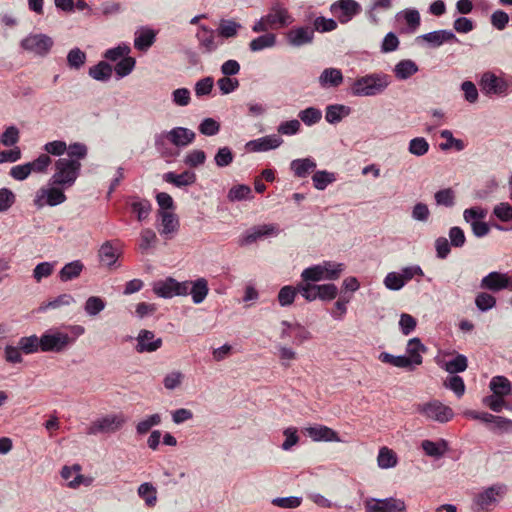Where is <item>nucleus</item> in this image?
Returning <instances> with one entry per match:
<instances>
[{
    "mask_svg": "<svg viewBox=\"0 0 512 512\" xmlns=\"http://www.w3.org/2000/svg\"><path fill=\"white\" fill-rule=\"evenodd\" d=\"M196 134L186 127H174L154 136V147L161 158L167 163L173 162L180 154V149L192 144Z\"/></svg>",
    "mask_w": 512,
    "mask_h": 512,
    "instance_id": "1",
    "label": "nucleus"
},
{
    "mask_svg": "<svg viewBox=\"0 0 512 512\" xmlns=\"http://www.w3.org/2000/svg\"><path fill=\"white\" fill-rule=\"evenodd\" d=\"M391 83L389 74L374 72L356 78L351 85V93L356 97H373L384 93Z\"/></svg>",
    "mask_w": 512,
    "mask_h": 512,
    "instance_id": "2",
    "label": "nucleus"
},
{
    "mask_svg": "<svg viewBox=\"0 0 512 512\" xmlns=\"http://www.w3.org/2000/svg\"><path fill=\"white\" fill-rule=\"evenodd\" d=\"M293 21L294 18L282 3L273 2L268 13L254 23L252 31L261 33L269 30H278L291 25Z\"/></svg>",
    "mask_w": 512,
    "mask_h": 512,
    "instance_id": "3",
    "label": "nucleus"
},
{
    "mask_svg": "<svg viewBox=\"0 0 512 512\" xmlns=\"http://www.w3.org/2000/svg\"><path fill=\"white\" fill-rule=\"evenodd\" d=\"M345 265L333 261H323L320 264L305 268L301 273V282L316 284L320 281L337 280L344 271Z\"/></svg>",
    "mask_w": 512,
    "mask_h": 512,
    "instance_id": "4",
    "label": "nucleus"
},
{
    "mask_svg": "<svg viewBox=\"0 0 512 512\" xmlns=\"http://www.w3.org/2000/svg\"><path fill=\"white\" fill-rule=\"evenodd\" d=\"M507 486L496 483L475 493L472 498L473 512H491L507 494Z\"/></svg>",
    "mask_w": 512,
    "mask_h": 512,
    "instance_id": "5",
    "label": "nucleus"
},
{
    "mask_svg": "<svg viewBox=\"0 0 512 512\" xmlns=\"http://www.w3.org/2000/svg\"><path fill=\"white\" fill-rule=\"evenodd\" d=\"M81 162L68 158H59L55 162V172L49 180V184L67 189L74 185L80 175Z\"/></svg>",
    "mask_w": 512,
    "mask_h": 512,
    "instance_id": "6",
    "label": "nucleus"
},
{
    "mask_svg": "<svg viewBox=\"0 0 512 512\" xmlns=\"http://www.w3.org/2000/svg\"><path fill=\"white\" fill-rule=\"evenodd\" d=\"M480 87L488 96L505 97L512 92V76L502 77L486 72L480 79Z\"/></svg>",
    "mask_w": 512,
    "mask_h": 512,
    "instance_id": "7",
    "label": "nucleus"
},
{
    "mask_svg": "<svg viewBox=\"0 0 512 512\" xmlns=\"http://www.w3.org/2000/svg\"><path fill=\"white\" fill-rule=\"evenodd\" d=\"M415 411L427 420L439 423H446L454 417L453 410L439 400L416 404Z\"/></svg>",
    "mask_w": 512,
    "mask_h": 512,
    "instance_id": "8",
    "label": "nucleus"
},
{
    "mask_svg": "<svg viewBox=\"0 0 512 512\" xmlns=\"http://www.w3.org/2000/svg\"><path fill=\"white\" fill-rule=\"evenodd\" d=\"M126 421L123 413L107 414L93 421L87 429V434H113L122 429Z\"/></svg>",
    "mask_w": 512,
    "mask_h": 512,
    "instance_id": "9",
    "label": "nucleus"
},
{
    "mask_svg": "<svg viewBox=\"0 0 512 512\" xmlns=\"http://www.w3.org/2000/svg\"><path fill=\"white\" fill-rule=\"evenodd\" d=\"M42 352L60 353L74 344V338L58 329H50L41 335Z\"/></svg>",
    "mask_w": 512,
    "mask_h": 512,
    "instance_id": "10",
    "label": "nucleus"
},
{
    "mask_svg": "<svg viewBox=\"0 0 512 512\" xmlns=\"http://www.w3.org/2000/svg\"><path fill=\"white\" fill-rule=\"evenodd\" d=\"M338 293V288L335 284H308L300 283V294L308 302L320 299L322 301L333 300Z\"/></svg>",
    "mask_w": 512,
    "mask_h": 512,
    "instance_id": "11",
    "label": "nucleus"
},
{
    "mask_svg": "<svg viewBox=\"0 0 512 512\" xmlns=\"http://www.w3.org/2000/svg\"><path fill=\"white\" fill-rule=\"evenodd\" d=\"M189 281L179 282L172 277L158 280L153 283V292L161 298H172L174 296H187L189 293Z\"/></svg>",
    "mask_w": 512,
    "mask_h": 512,
    "instance_id": "12",
    "label": "nucleus"
},
{
    "mask_svg": "<svg viewBox=\"0 0 512 512\" xmlns=\"http://www.w3.org/2000/svg\"><path fill=\"white\" fill-rule=\"evenodd\" d=\"M364 508L365 512H407L405 501L395 497L368 498L364 501Z\"/></svg>",
    "mask_w": 512,
    "mask_h": 512,
    "instance_id": "13",
    "label": "nucleus"
},
{
    "mask_svg": "<svg viewBox=\"0 0 512 512\" xmlns=\"http://www.w3.org/2000/svg\"><path fill=\"white\" fill-rule=\"evenodd\" d=\"M64 189L57 185L49 184L48 187L40 188L35 195L34 205L37 208H43L44 206H57L66 201V195L63 192Z\"/></svg>",
    "mask_w": 512,
    "mask_h": 512,
    "instance_id": "14",
    "label": "nucleus"
},
{
    "mask_svg": "<svg viewBox=\"0 0 512 512\" xmlns=\"http://www.w3.org/2000/svg\"><path fill=\"white\" fill-rule=\"evenodd\" d=\"M195 37L198 41V48L203 54L215 52L223 43L216 30L206 25H200L198 27Z\"/></svg>",
    "mask_w": 512,
    "mask_h": 512,
    "instance_id": "15",
    "label": "nucleus"
},
{
    "mask_svg": "<svg viewBox=\"0 0 512 512\" xmlns=\"http://www.w3.org/2000/svg\"><path fill=\"white\" fill-rule=\"evenodd\" d=\"M52 46V38L42 33L30 34L21 41V47L24 50L39 56L47 55Z\"/></svg>",
    "mask_w": 512,
    "mask_h": 512,
    "instance_id": "16",
    "label": "nucleus"
},
{
    "mask_svg": "<svg viewBox=\"0 0 512 512\" xmlns=\"http://www.w3.org/2000/svg\"><path fill=\"white\" fill-rule=\"evenodd\" d=\"M330 11L341 24H346L361 12V5L355 0H338L330 6Z\"/></svg>",
    "mask_w": 512,
    "mask_h": 512,
    "instance_id": "17",
    "label": "nucleus"
},
{
    "mask_svg": "<svg viewBox=\"0 0 512 512\" xmlns=\"http://www.w3.org/2000/svg\"><path fill=\"white\" fill-rule=\"evenodd\" d=\"M480 286L483 289H487L494 292L503 289H509L512 291L511 271L507 273H502L498 271L490 272L489 274L482 278Z\"/></svg>",
    "mask_w": 512,
    "mask_h": 512,
    "instance_id": "18",
    "label": "nucleus"
},
{
    "mask_svg": "<svg viewBox=\"0 0 512 512\" xmlns=\"http://www.w3.org/2000/svg\"><path fill=\"white\" fill-rule=\"evenodd\" d=\"M81 466L74 464L72 466H63L60 475L67 482V486L71 489H78L80 486H90L93 478L81 474Z\"/></svg>",
    "mask_w": 512,
    "mask_h": 512,
    "instance_id": "19",
    "label": "nucleus"
},
{
    "mask_svg": "<svg viewBox=\"0 0 512 512\" xmlns=\"http://www.w3.org/2000/svg\"><path fill=\"white\" fill-rule=\"evenodd\" d=\"M135 350L138 353H153L163 345L161 337H157L153 331L141 329L135 337Z\"/></svg>",
    "mask_w": 512,
    "mask_h": 512,
    "instance_id": "20",
    "label": "nucleus"
},
{
    "mask_svg": "<svg viewBox=\"0 0 512 512\" xmlns=\"http://www.w3.org/2000/svg\"><path fill=\"white\" fill-rule=\"evenodd\" d=\"M280 229L276 224H264L253 227L241 238L240 245H250L264 237H276Z\"/></svg>",
    "mask_w": 512,
    "mask_h": 512,
    "instance_id": "21",
    "label": "nucleus"
},
{
    "mask_svg": "<svg viewBox=\"0 0 512 512\" xmlns=\"http://www.w3.org/2000/svg\"><path fill=\"white\" fill-rule=\"evenodd\" d=\"M282 143L283 139L280 136L271 134L250 140L246 143L245 147L250 152H266L280 147Z\"/></svg>",
    "mask_w": 512,
    "mask_h": 512,
    "instance_id": "22",
    "label": "nucleus"
},
{
    "mask_svg": "<svg viewBox=\"0 0 512 512\" xmlns=\"http://www.w3.org/2000/svg\"><path fill=\"white\" fill-rule=\"evenodd\" d=\"M417 42H425L432 48H437L446 42H457L458 39L455 34L450 30H436L416 38Z\"/></svg>",
    "mask_w": 512,
    "mask_h": 512,
    "instance_id": "23",
    "label": "nucleus"
},
{
    "mask_svg": "<svg viewBox=\"0 0 512 512\" xmlns=\"http://www.w3.org/2000/svg\"><path fill=\"white\" fill-rule=\"evenodd\" d=\"M304 433L315 442H340L341 439L336 431L324 425L306 427Z\"/></svg>",
    "mask_w": 512,
    "mask_h": 512,
    "instance_id": "24",
    "label": "nucleus"
},
{
    "mask_svg": "<svg viewBox=\"0 0 512 512\" xmlns=\"http://www.w3.org/2000/svg\"><path fill=\"white\" fill-rule=\"evenodd\" d=\"M313 39L314 30L307 26L294 27L287 33V41L294 47L310 44Z\"/></svg>",
    "mask_w": 512,
    "mask_h": 512,
    "instance_id": "25",
    "label": "nucleus"
},
{
    "mask_svg": "<svg viewBox=\"0 0 512 512\" xmlns=\"http://www.w3.org/2000/svg\"><path fill=\"white\" fill-rule=\"evenodd\" d=\"M425 352L426 347L419 338L415 337L408 341L406 346V359H408L410 370H414L416 366L422 364V354Z\"/></svg>",
    "mask_w": 512,
    "mask_h": 512,
    "instance_id": "26",
    "label": "nucleus"
},
{
    "mask_svg": "<svg viewBox=\"0 0 512 512\" xmlns=\"http://www.w3.org/2000/svg\"><path fill=\"white\" fill-rule=\"evenodd\" d=\"M163 180L178 188L188 187L196 182V174L189 170H186L180 174L167 172L163 175Z\"/></svg>",
    "mask_w": 512,
    "mask_h": 512,
    "instance_id": "27",
    "label": "nucleus"
},
{
    "mask_svg": "<svg viewBox=\"0 0 512 512\" xmlns=\"http://www.w3.org/2000/svg\"><path fill=\"white\" fill-rule=\"evenodd\" d=\"M343 74L338 68H326L318 78L319 85L322 88L338 87L343 82Z\"/></svg>",
    "mask_w": 512,
    "mask_h": 512,
    "instance_id": "28",
    "label": "nucleus"
},
{
    "mask_svg": "<svg viewBox=\"0 0 512 512\" xmlns=\"http://www.w3.org/2000/svg\"><path fill=\"white\" fill-rule=\"evenodd\" d=\"M189 293L194 304H201L209 293L208 281L201 277L194 281H189Z\"/></svg>",
    "mask_w": 512,
    "mask_h": 512,
    "instance_id": "29",
    "label": "nucleus"
},
{
    "mask_svg": "<svg viewBox=\"0 0 512 512\" xmlns=\"http://www.w3.org/2000/svg\"><path fill=\"white\" fill-rule=\"evenodd\" d=\"M418 70V65L411 59L401 60L393 68L394 75L398 80H407Z\"/></svg>",
    "mask_w": 512,
    "mask_h": 512,
    "instance_id": "30",
    "label": "nucleus"
},
{
    "mask_svg": "<svg viewBox=\"0 0 512 512\" xmlns=\"http://www.w3.org/2000/svg\"><path fill=\"white\" fill-rule=\"evenodd\" d=\"M158 215L161 221V228L159 230L161 235L168 236L178 230L179 221L174 213L159 211Z\"/></svg>",
    "mask_w": 512,
    "mask_h": 512,
    "instance_id": "31",
    "label": "nucleus"
},
{
    "mask_svg": "<svg viewBox=\"0 0 512 512\" xmlns=\"http://www.w3.org/2000/svg\"><path fill=\"white\" fill-rule=\"evenodd\" d=\"M316 166L315 160L310 157L295 159L290 164L291 170L298 178H305Z\"/></svg>",
    "mask_w": 512,
    "mask_h": 512,
    "instance_id": "32",
    "label": "nucleus"
},
{
    "mask_svg": "<svg viewBox=\"0 0 512 512\" xmlns=\"http://www.w3.org/2000/svg\"><path fill=\"white\" fill-rule=\"evenodd\" d=\"M84 270V264L80 260H74L63 266L59 271V279L68 282L78 278Z\"/></svg>",
    "mask_w": 512,
    "mask_h": 512,
    "instance_id": "33",
    "label": "nucleus"
},
{
    "mask_svg": "<svg viewBox=\"0 0 512 512\" xmlns=\"http://www.w3.org/2000/svg\"><path fill=\"white\" fill-rule=\"evenodd\" d=\"M242 25L232 19H222L216 29L219 38L229 39L234 38L238 35Z\"/></svg>",
    "mask_w": 512,
    "mask_h": 512,
    "instance_id": "34",
    "label": "nucleus"
},
{
    "mask_svg": "<svg viewBox=\"0 0 512 512\" xmlns=\"http://www.w3.org/2000/svg\"><path fill=\"white\" fill-rule=\"evenodd\" d=\"M351 112L350 107L343 104H333L326 107L325 120L330 124L339 123Z\"/></svg>",
    "mask_w": 512,
    "mask_h": 512,
    "instance_id": "35",
    "label": "nucleus"
},
{
    "mask_svg": "<svg viewBox=\"0 0 512 512\" xmlns=\"http://www.w3.org/2000/svg\"><path fill=\"white\" fill-rule=\"evenodd\" d=\"M298 293H300V283L297 286L285 285L279 290L277 301L281 307L291 306Z\"/></svg>",
    "mask_w": 512,
    "mask_h": 512,
    "instance_id": "36",
    "label": "nucleus"
},
{
    "mask_svg": "<svg viewBox=\"0 0 512 512\" xmlns=\"http://www.w3.org/2000/svg\"><path fill=\"white\" fill-rule=\"evenodd\" d=\"M17 346L24 354H33L38 351H42L41 337L36 335L21 337Z\"/></svg>",
    "mask_w": 512,
    "mask_h": 512,
    "instance_id": "37",
    "label": "nucleus"
},
{
    "mask_svg": "<svg viewBox=\"0 0 512 512\" xmlns=\"http://www.w3.org/2000/svg\"><path fill=\"white\" fill-rule=\"evenodd\" d=\"M421 447L426 455L434 458L442 457L448 449L447 442L445 440H440L438 442L423 440Z\"/></svg>",
    "mask_w": 512,
    "mask_h": 512,
    "instance_id": "38",
    "label": "nucleus"
},
{
    "mask_svg": "<svg viewBox=\"0 0 512 512\" xmlns=\"http://www.w3.org/2000/svg\"><path fill=\"white\" fill-rule=\"evenodd\" d=\"M398 457L396 453L388 448L381 447L377 456V464L381 469H390L397 465Z\"/></svg>",
    "mask_w": 512,
    "mask_h": 512,
    "instance_id": "39",
    "label": "nucleus"
},
{
    "mask_svg": "<svg viewBox=\"0 0 512 512\" xmlns=\"http://www.w3.org/2000/svg\"><path fill=\"white\" fill-rule=\"evenodd\" d=\"M155 41V33L151 29H141L136 32L134 46L140 51H146Z\"/></svg>",
    "mask_w": 512,
    "mask_h": 512,
    "instance_id": "40",
    "label": "nucleus"
},
{
    "mask_svg": "<svg viewBox=\"0 0 512 512\" xmlns=\"http://www.w3.org/2000/svg\"><path fill=\"white\" fill-rule=\"evenodd\" d=\"M75 303V299L71 294H60L57 297H55L52 300H49L47 302H43L39 306L40 312H45L49 309H58L63 306H69L71 304Z\"/></svg>",
    "mask_w": 512,
    "mask_h": 512,
    "instance_id": "41",
    "label": "nucleus"
},
{
    "mask_svg": "<svg viewBox=\"0 0 512 512\" xmlns=\"http://www.w3.org/2000/svg\"><path fill=\"white\" fill-rule=\"evenodd\" d=\"M227 198L230 202L251 200L253 199V193L250 186L245 184H238L230 188L227 194Z\"/></svg>",
    "mask_w": 512,
    "mask_h": 512,
    "instance_id": "42",
    "label": "nucleus"
},
{
    "mask_svg": "<svg viewBox=\"0 0 512 512\" xmlns=\"http://www.w3.org/2000/svg\"><path fill=\"white\" fill-rule=\"evenodd\" d=\"M281 326H287L293 331V343L301 345L305 341L312 338L311 333L303 325L299 323H290L288 321H282Z\"/></svg>",
    "mask_w": 512,
    "mask_h": 512,
    "instance_id": "43",
    "label": "nucleus"
},
{
    "mask_svg": "<svg viewBox=\"0 0 512 512\" xmlns=\"http://www.w3.org/2000/svg\"><path fill=\"white\" fill-rule=\"evenodd\" d=\"M112 72V66L105 61H101L89 69V75L93 79L102 82L108 81L112 76Z\"/></svg>",
    "mask_w": 512,
    "mask_h": 512,
    "instance_id": "44",
    "label": "nucleus"
},
{
    "mask_svg": "<svg viewBox=\"0 0 512 512\" xmlns=\"http://www.w3.org/2000/svg\"><path fill=\"white\" fill-rule=\"evenodd\" d=\"M511 386V382L504 376H494L489 383V388L493 394L502 397L510 394Z\"/></svg>",
    "mask_w": 512,
    "mask_h": 512,
    "instance_id": "45",
    "label": "nucleus"
},
{
    "mask_svg": "<svg viewBox=\"0 0 512 512\" xmlns=\"http://www.w3.org/2000/svg\"><path fill=\"white\" fill-rule=\"evenodd\" d=\"M391 7L392 0H371L369 10L367 11L370 22L377 25L379 23L378 12L388 11Z\"/></svg>",
    "mask_w": 512,
    "mask_h": 512,
    "instance_id": "46",
    "label": "nucleus"
},
{
    "mask_svg": "<svg viewBox=\"0 0 512 512\" xmlns=\"http://www.w3.org/2000/svg\"><path fill=\"white\" fill-rule=\"evenodd\" d=\"M276 44V36L272 33H266L253 39L249 43V49L252 52H258L266 48H271Z\"/></svg>",
    "mask_w": 512,
    "mask_h": 512,
    "instance_id": "47",
    "label": "nucleus"
},
{
    "mask_svg": "<svg viewBox=\"0 0 512 512\" xmlns=\"http://www.w3.org/2000/svg\"><path fill=\"white\" fill-rule=\"evenodd\" d=\"M118 257V250L110 242H105L99 249L100 261L109 267L116 263Z\"/></svg>",
    "mask_w": 512,
    "mask_h": 512,
    "instance_id": "48",
    "label": "nucleus"
},
{
    "mask_svg": "<svg viewBox=\"0 0 512 512\" xmlns=\"http://www.w3.org/2000/svg\"><path fill=\"white\" fill-rule=\"evenodd\" d=\"M138 495L142 498L148 507H154L157 503V490L149 482L142 483L138 487Z\"/></svg>",
    "mask_w": 512,
    "mask_h": 512,
    "instance_id": "49",
    "label": "nucleus"
},
{
    "mask_svg": "<svg viewBox=\"0 0 512 512\" xmlns=\"http://www.w3.org/2000/svg\"><path fill=\"white\" fill-rule=\"evenodd\" d=\"M106 307V302L99 296H90L84 304V311L90 317L100 314Z\"/></svg>",
    "mask_w": 512,
    "mask_h": 512,
    "instance_id": "50",
    "label": "nucleus"
},
{
    "mask_svg": "<svg viewBox=\"0 0 512 512\" xmlns=\"http://www.w3.org/2000/svg\"><path fill=\"white\" fill-rule=\"evenodd\" d=\"M336 180L334 173L326 170H320L312 176L313 185L317 190H324L328 185Z\"/></svg>",
    "mask_w": 512,
    "mask_h": 512,
    "instance_id": "51",
    "label": "nucleus"
},
{
    "mask_svg": "<svg viewBox=\"0 0 512 512\" xmlns=\"http://www.w3.org/2000/svg\"><path fill=\"white\" fill-rule=\"evenodd\" d=\"M162 422L161 415L158 413L149 415L139 421L136 425V432L138 435H144L149 432L152 427L160 425Z\"/></svg>",
    "mask_w": 512,
    "mask_h": 512,
    "instance_id": "52",
    "label": "nucleus"
},
{
    "mask_svg": "<svg viewBox=\"0 0 512 512\" xmlns=\"http://www.w3.org/2000/svg\"><path fill=\"white\" fill-rule=\"evenodd\" d=\"M56 262H41L38 263L33 269V278L37 283H40L44 278H48L54 272Z\"/></svg>",
    "mask_w": 512,
    "mask_h": 512,
    "instance_id": "53",
    "label": "nucleus"
},
{
    "mask_svg": "<svg viewBox=\"0 0 512 512\" xmlns=\"http://www.w3.org/2000/svg\"><path fill=\"white\" fill-rule=\"evenodd\" d=\"M440 136L446 140L445 143L440 144V149L443 151L455 148L457 151H462L465 148V144L461 139L454 138L450 130H442Z\"/></svg>",
    "mask_w": 512,
    "mask_h": 512,
    "instance_id": "54",
    "label": "nucleus"
},
{
    "mask_svg": "<svg viewBox=\"0 0 512 512\" xmlns=\"http://www.w3.org/2000/svg\"><path fill=\"white\" fill-rule=\"evenodd\" d=\"M378 359L386 364H390L397 368H405L410 370L408 359H406V355H398L394 356L388 352H381L378 356Z\"/></svg>",
    "mask_w": 512,
    "mask_h": 512,
    "instance_id": "55",
    "label": "nucleus"
},
{
    "mask_svg": "<svg viewBox=\"0 0 512 512\" xmlns=\"http://www.w3.org/2000/svg\"><path fill=\"white\" fill-rule=\"evenodd\" d=\"M299 119L307 126L318 123L322 118V112L315 107H308L298 113Z\"/></svg>",
    "mask_w": 512,
    "mask_h": 512,
    "instance_id": "56",
    "label": "nucleus"
},
{
    "mask_svg": "<svg viewBox=\"0 0 512 512\" xmlns=\"http://www.w3.org/2000/svg\"><path fill=\"white\" fill-rule=\"evenodd\" d=\"M184 378L185 375L181 371L172 370L164 376L163 385L165 389L172 391L178 389L182 385Z\"/></svg>",
    "mask_w": 512,
    "mask_h": 512,
    "instance_id": "57",
    "label": "nucleus"
},
{
    "mask_svg": "<svg viewBox=\"0 0 512 512\" xmlns=\"http://www.w3.org/2000/svg\"><path fill=\"white\" fill-rule=\"evenodd\" d=\"M455 198V191L452 188L441 189L434 194L438 206L452 207L455 204Z\"/></svg>",
    "mask_w": 512,
    "mask_h": 512,
    "instance_id": "58",
    "label": "nucleus"
},
{
    "mask_svg": "<svg viewBox=\"0 0 512 512\" xmlns=\"http://www.w3.org/2000/svg\"><path fill=\"white\" fill-rule=\"evenodd\" d=\"M157 242L156 233L150 229H143L140 233V243L139 249L142 253L147 252L149 249L153 248Z\"/></svg>",
    "mask_w": 512,
    "mask_h": 512,
    "instance_id": "59",
    "label": "nucleus"
},
{
    "mask_svg": "<svg viewBox=\"0 0 512 512\" xmlns=\"http://www.w3.org/2000/svg\"><path fill=\"white\" fill-rule=\"evenodd\" d=\"M468 361L466 356L458 354L455 358L445 363V370L450 374L463 372L467 369Z\"/></svg>",
    "mask_w": 512,
    "mask_h": 512,
    "instance_id": "60",
    "label": "nucleus"
},
{
    "mask_svg": "<svg viewBox=\"0 0 512 512\" xmlns=\"http://www.w3.org/2000/svg\"><path fill=\"white\" fill-rule=\"evenodd\" d=\"M130 206L133 212L137 214V219L139 221L145 220L151 212V204L145 199H136L131 202Z\"/></svg>",
    "mask_w": 512,
    "mask_h": 512,
    "instance_id": "61",
    "label": "nucleus"
},
{
    "mask_svg": "<svg viewBox=\"0 0 512 512\" xmlns=\"http://www.w3.org/2000/svg\"><path fill=\"white\" fill-rule=\"evenodd\" d=\"M233 159L234 154L232 150L227 146L219 148L214 156V162L219 168L229 166L233 162Z\"/></svg>",
    "mask_w": 512,
    "mask_h": 512,
    "instance_id": "62",
    "label": "nucleus"
},
{
    "mask_svg": "<svg viewBox=\"0 0 512 512\" xmlns=\"http://www.w3.org/2000/svg\"><path fill=\"white\" fill-rule=\"evenodd\" d=\"M492 213L501 222H512V205L508 202L495 205Z\"/></svg>",
    "mask_w": 512,
    "mask_h": 512,
    "instance_id": "63",
    "label": "nucleus"
},
{
    "mask_svg": "<svg viewBox=\"0 0 512 512\" xmlns=\"http://www.w3.org/2000/svg\"><path fill=\"white\" fill-rule=\"evenodd\" d=\"M408 150L412 155L423 156L429 150V143L423 137H416L410 140Z\"/></svg>",
    "mask_w": 512,
    "mask_h": 512,
    "instance_id": "64",
    "label": "nucleus"
}]
</instances>
